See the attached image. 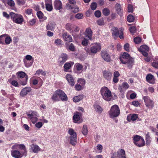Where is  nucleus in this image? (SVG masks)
<instances>
[{
    "label": "nucleus",
    "mask_w": 158,
    "mask_h": 158,
    "mask_svg": "<svg viewBox=\"0 0 158 158\" xmlns=\"http://www.w3.org/2000/svg\"><path fill=\"white\" fill-rule=\"evenodd\" d=\"M119 59L121 63L123 64H127L129 69L132 67L134 63V59L131 58L130 55L126 52H124Z\"/></svg>",
    "instance_id": "obj_1"
},
{
    "label": "nucleus",
    "mask_w": 158,
    "mask_h": 158,
    "mask_svg": "<svg viewBox=\"0 0 158 158\" xmlns=\"http://www.w3.org/2000/svg\"><path fill=\"white\" fill-rule=\"evenodd\" d=\"M103 98L105 100L109 101L112 98L111 93L110 90L106 87H102L100 90Z\"/></svg>",
    "instance_id": "obj_2"
},
{
    "label": "nucleus",
    "mask_w": 158,
    "mask_h": 158,
    "mask_svg": "<svg viewBox=\"0 0 158 158\" xmlns=\"http://www.w3.org/2000/svg\"><path fill=\"white\" fill-rule=\"evenodd\" d=\"M10 15L13 21L16 23L21 24L24 21L23 16L20 14L11 12Z\"/></svg>",
    "instance_id": "obj_3"
},
{
    "label": "nucleus",
    "mask_w": 158,
    "mask_h": 158,
    "mask_svg": "<svg viewBox=\"0 0 158 158\" xmlns=\"http://www.w3.org/2000/svg\"><path fill=\"white\" fill-rule=\"evenodd\" d=\"M109 113L110 116L111 118L118 116L120 114V110L118 106L116 105L113 106Z\"/></svg>",
    "instance_id": "obj_4"
},
{
    "label": "nucleus",
    "mask_w": 158,
    "mask_h": 158,
    "mask_svg": "<svg viewBox=\"0 0 158 158\" xmlns=\"http://www.w3.org/2000/svg\"><path fill=\"white\" fill-rule=\"evenodd\" d=\"M134 143L139 147H143L145 145V142L141 136L136 135L133 137Z\"/></svg>",
    "instance_id": "obj_5"
},
{
    "label": "nucleus",
    "mask_w": 158,
    "mask_h": 158,
    "mask_svg": "<svg viewBox=\"0 0 158 158\" xmlns=\"http://www.w3.org/2000/svg\"><path fill=\"white\" fill-rule=\"evenodd\" d=\"M68 133L70 135V143L73 145H75L77 143V134L73 129L70 128L68 131Z\"/></svg>",
    "instance_id": "obj_6"
},
{
    "label": "nucleus",
    "mask_w": 158,
    "mask_h": 158,
    "mask_svg": "<svg viewBox=\"0 0 158 158\" xmlns=\"http://www.w3.org/2000/svg\"><path fill=\"white\" fill-rule=\"evenodd\" d=\"M101 49V46L99 43H95L90 48L91 55L96 54Z\"/></svg>",
    "instance_id": "obj_7"
},
{
    "label": "nucleus",
    "mask_w": 158,
    "mask_h": 158,
    "mask_svg": "<svg viewBox=\"0 0 158 158\" xmlns=\"http://www.w3.org/2000/svg\"><path fill=\"white\" fill-rule=\"evenodd\" d=\"M68 56L66 53H62L59 56L58 63L60 65H62L68 60Z\"/></svg>",
    "instance_id": "obj_8"
},
{
    "label": "nucleus",
    "mask_w": 158,
    "mask_h": 158,
    "mask_svg": "<svg viewBox=\"0 0 158 158\" xmlns=\"http://www.w3.org/2000/svg\"><path fill=\"white\" fill-rule=\"evenodd\" d=\"M143 99L146 106L149 108H152L154 106L153 101L148 96H144Z\"/></svg>",
    "instance_id": "obj_9"
},
{
    "label": "nucleus",
    "mask_w": 158,
    "mask_h": 158,
    "mask_svg": "<svg viewBox=\"0 0 158 158\" xmlns=\"http://www.w3.org/2000/svg\"><path fill=\"white\" fill-rule=\"evenodd\" d=\"M27 115L30 118L33 123H35L37 120V113L35 112H33L31 114H27Z\"/></svg>",
    "instance_id": "obj_10"
},
{
    "label": "nucleus",
    "mask_w": 158,
    "mask_h": 158,
    "mask_svg": "<svg viewBox=\"0 0 158 158\" xmlns=\"http://www.w3.org/2000/svg\"><path fill=\"white\" fill-rule=\"evenodd\" d=\"M101 55L102 58L105 61L107 62H109L110 61V56L107 51H102L101 52Z\"/></svg>",
    "instance_id": "obj_11"
},
{
    "label": "nucleus",
    "mask_w": 158,
    "mask_h": 158,
    "mask_svg": "<svg viewBox=\"0 0 158 158\" xmlns=\"http://www.w3.org/2000/svg\"><path fill=\"white\" fill-rule=\"evenodd\" d=\"M81 114V113L78 112H76L74 114L73 117V121L74 123H79L82 122V120L80 118Z\"/></svg>",
    "instance_id": "obj_12"
},
{
    "label": "nucleus",
    "mask_w": 158,
    "mask_h": 158,
    "mask_svg": "<svg viewBox=\"0 0 158 158\" xmlns=\"http://www.w3.org/2000/svg\"><path fill=\"white\" fill-rule=\"evenodd\" d=\"M31 90V89L30 87H26L22 90L20 93V95L21 97H24L30 92Z\"/></svg>",
    "instance_id": "obj_13"
},
{
    "label": "nucleus",
    "mask_w": 158,
    "mask_h": 158,
    "mask_svg": "<svg viewBox=\"0 0 158 158\" xmlns=\"http://www.w3.org/2000/svg\"><path fill=\"white\" fill-rule=\"evenodd\" d=\"M65 77L69 85L71 86H73L75 84V82L72 76L70 74H67Z\"/></svg>",
    "instance_id": "obj_14"
},
{
    "label": "nucleus",
    "mask_w": 158,
    "mask_h": 158,
    "mask_svg": "<svg viewBox=\"0 0 158 158\" xmlns=\"http://www.w3.org/2000/svg\"><path fill=\"white\" fill-rule=\"evenodd\" d=\"M147 81L149 83L154 84L155 83V79L154 76L151 74H148L146 77Z\"/></svg>",
    "instance_id": "obj_15"
},
{
    "label": "nucleus",
    "mask_w": 158,
    "mask_h": 158,
    "mask_svg": "<svg viewBox=\"0 0 158 158\" xmlns=\"http://www.w3.org/2000/svg\"><path fill=\"white\" fill-rule=\"evenodd\" d=\"M103 77L105 79L110 80L112 77V73L109 71L107 70L103 71L102 72Z\"/></svg>",
    "instance_id": "obj_16"
},
{
    "label": "nucleus",
    "mask_w": 158,
    "mask_h": 158,
    "mask_svg": "<svg viewBox=\"0 0 158 158\" xmlns=\"http://www.w3.org/2000/svg\"><path fill=\"white\" fill-rule=\"evenodd\" d=\"M85 32L86 37H87L90 40H92L93 32L91 28L90 27L87 28Z\"/></svg>",
    "instance_id": "obj_17"
},
{
    "label": "nucleus",
    "mask_w": 158,
    "mask_h": 158,
    "mask_svg": "<svg viewBox=\"0 0 158 158\" xmlns=\"http://www.w3.org/2000/svg\"><path fill=\"white\" fill-rule=\"evenodd\" d=\"M59 96L62 101H66L68 99L67 95L65 93L61 90H58Z\"/></svg>",
    "instance_id": "obj_18"
},
{
    "label": "nucleus",
    "mask_w": 158,
    "mask_h": 158,
    "mask_svg": "<svg viewBox=\"0 0 158 158\" xmlns=\"http://www.w3.org/2000/svg\"><path fill=\"white\" fill-rule=\"evenodd\" d=\"M63 39L65 41L71 42L73 40L71 36L67 32H64L62 34Z\"/></svg>",
    "instance_id": "obj_19"
},
{
    "label": "nucleus",
    "mask_w": 158,
    "mask_h": 158,
    "mask_svg": "<svg viewBox=\"0 0 158 158\" xmlns=\"http://www.w3.org/2000/svg\"><path fill=\"white\" fill-rule=\"evenodd\" d=\"M17 74L18 75V77L21 78H23L25 76H26L25 78H26V80L24 81V82H22L21 84L22 85H25L26 84L27 81V76L26 75V74L25 73L22 72V71H20L19 72L17 73Z\"/></svg>",
    "instance_id": "obj_20"
},
{
    "label": "nucleus",
    "mask_w": 158,
    "mask_h": 158,
    "mask_svg": "<svg viewBox=\"0 0 158 158\" xmlns=\"http://www.w3.org/2000/svg\"><path fill=\"white\" fill-rule=\"evenodd\" d=\"M73 64L74 63L71 61L65 63L63 66L64 71L65 72H68V70L71 68V66L73 65Z\"/></svg>",
    "instance_id": "obj_21"
},
{
    "label": "nucleus",
    "mask_w": 158,
    "mask_h": 158,
    "mask_svg": "<svg viewBox=\"0 0 158 158\" xmlns=\"http://www.w3.org/2000/svg\"><path fill=\"white\" fill-rule=\"evenodd\" d=\"M118 158H126L125 151L123 149H119L117 152Z\"/></svg>",
    "instance_id": "obj_22"
},
{
    "label": "nucleus",
    "mask_w": 158,
    "mask_h": 158,
    "mask_svg": "<svg viewBox=\"0 0 158 158\" xmlns=\"http://www.w3.org/2000/svg\"><path fill=\"white\" fill-rule=\"evenodd\" d=\"M54 8L57 10H60L62 8V3L59 0H56L54 2Z\"/></svg>",
    "instance_id": "obj_23"
},
{
    "label": "nucleus",
    "mask_w": 158,
    "mask_h": 158,
    "mask_svg": "<svg viewBox=\"0 0 158 158\" xmlns=\"http://www.w3.org/2000/svg\"><path fill=\"white\" fill-rule=\"evenodd\" d=\"M75 25L70 23H67L65 26L66 29L69 31L70 33L73 32V28H74Z\"/></svg>",
    "instance_id": "obj_24"
},
{
    "label": "nucleus",
    "mask_w": 158,
    "mask_h": 158,
    "mask_svg": "<svg viewBox=\"0 0 158 158\" xmlns=\"http://www.w3.org/2000/svg\"><path fill=\"white\" fill-rule=\"evenodd\" d=\"M11 155L13 157L16 158H21L22 156L20 152L17 150L12 151Z\"/></svg>",
    "instance_id": "obj_25"
},
{
    "label": "nucleus",
    "mask_w": 158,
    "mask_h": 158,
    "mask_svg": "<svg viewBox=\"0 0 158 158\" xmlns=\"http://www.w3.org/2000/svg\"><path fill=\"white\" fill-rule=\"evenodd\" d=\"M112 35L114 39L118 37L119 31L116 27H113L112 29Z\"/></svg>",
    "instance_id": "obj_26"
},
{
    "label": "nucleus",
    "mask_w": 158,
    "mask_h": 158,
    "mask_svg": "<svg viewBox=\"0 0 158 158\" xmlns=\"http://www.w3.org/2000/svg\"><path fill=\"white\" fill-rule=\"evenodd\" d=\"M56 24L54 22H51L48 23L46 26L48 30L53 31L55 27Z\"/></svg>",
    "instance_id": "obj_27"
},
{
    "label": "nucleus",
    "mask_w": 158,
    "mask_h": 158,
    "mask_svg": "<svg viewBox=\"0 0 158 158\" xmlns=\"http://www.w3.org/2000/svg\"><path fill=\"white\" fill-rule=\"evenodd\" d=\"M94 106L95 110L98 113L100 114L102 112L103 109L100 106L97 104H95Z\"/></svg>",
    "instance_id": "obj_28"
},
{
    "label": "nucleus",
    "mask_w": 158,
    "mask_h": 158,
    "mask_svg": "<svg viewBox=\"0 0 158 158\" xmlns=\"http://www.w3.org/2000/svg\"><path fill=\"white\" fill-rule=\"evenodd\" d=\"M58 90H56L55 92L53 94V96L52 97V100L54 102H56L59 101V93H58Z\"/></svg>",
    "instance_id": "obj_29"
},
{
    "label": "nucleus",
    "mask_w": 158,
    "mask_h": 158,
    "mask_svg": "<svg viewBox=\"0 0 158 158\" xmlns=\"http://www.w3.org/2000/svg\"><path fill=\"white\" fill-rule=\"evenodd\" d=\"M84 97L83 95H80L77 96H75L73 99V102H78L82 100Z\"/></svg>",
    "instance_id": "obj_30"
},
{
    "label": "nucleus",
    "mask_w": 158,
    "mask_h": 158,
    "mask_svg": "<svg viewBox=\"0 0 158 158\" xmlns=\"http://www.w3.org/2000/svg\"><path fill=\"white\" fill-rule=\"evenodd\" d=\"M115 8L118 14L120 15H121L122 14L120 5L118 3L116 4Z\"/></svg>",
    "instance_id": "obj_31"
},
{
    "label": "nucleus",
    "mask_w": 158,
    "mask_h": 158,
    "mask_svg": "<svg viewBox=\"0 0 158 158\" xmlns=\"http://www.w3.org/2000/svg\"><path fill=\"white\" fill-rule=\"evenodd\" d=\"M31 149L33 152L34 153H37L40 150V148L37 145L34 144H32L31 147Z\"/></svg>",
    "instance_id": "obj_32"
},
{
    "label": "nucleus",
    "mask_w": 158,
    "mask_h": 158,
    "mask_svg": "<svg viewBox=\"0 0 158 158\" xmlns=\"http://www.w3.org/2000/svg\"><path fill=\"white\" fill-rule=\"evenodd\" d=\"M146 139L147 144L148 145H149L151 142V138L149 132H148L146 135Z\"/></svg>",
    "instance_id": "obj_33"
},
{
    "label": "nucleus",
    "mask_w": 158,
    "mask_h": 158,
    "mask_svg": "<svg viewBox=\"0 0 158 158\" xmlns=\"http://www.w3.org/2000/svg\"><path fill=\"white\" fill-rule=\"evenodd\" d=\"M82 133L84 135H86L87 134L88 129L86 125H83Z\"/></svg>",
    "instance_id": "obj_34"
},
{
    "label": "nucleus",
    "mask_w": 158,
    "mask_h": 158,
    "mask_svg": "<svg viewBox=\"0 0 158 158\" xmlns=\"http://www.w3.org/2000/svg\"><path fill=\"white\" fill-rule=\"evenodd\" d=\"M76 69L77 71H80L82 70L83 68V66L79 63H77L75 64Z\"/></svg>",
    "instance_id": "obj_35"
},
{
    "label": "nucleus",
    "mask_w": 158,
    "mask_h": 158,
    "mask_svg": "<svg viewBox=\"0 0 158 158\" xmlns=\"http://www.w3.org/2000/svg\"><path fill=\"white\" fill-rule=\"evenodd\" d=\"M102 13L104 15L108 16L110 14V11L108 8H105L102 10Z\"/></svg>",
    "instance_id": "obj_36"
},
{
    "label": "nucleus",
    "mask_w": 158,
    "mask_h": 158,
    "mask_svg": "<svg viewBox=\"0 0 158 158\" xmlns=\"http://www.w3.org/2000/svg\"><path fill=\"white\" fill-rule=\"evenodd\" d=\"M119 33H118V35L121 39H123L124 38L123 37V29L121 28L120 29Z\"/></svg>",
    "instance_id": "obj_37"
},
{
    "label": "nucleus",
    "mask_w": 158,
    "mask_h": 158,
    "mask_svg": "<svg viewBox=\"0 0 158 158\" xmlns=\"http://www.w3.org/2000/svg\"><path fill=\"white\" fill-rule=\"evenodd\" d=\"M127 20L129 22H132L134 20V18L131 15H129L127 17Z\"/></svg>",
    "instance_id": "obj_38"
},
{
    "label": "nucleus",
    "mask_w": 158,
    "mask_h": 158,
    "mask_svg": "<svg viewBox=\"0 0 158 158\" xmlns=\"http://www.w3.org/2000/svg\"><path fill=\"white\" fill-rule=\"evenodd\" d=\"M46 8L47 10L48 11H51L52 10V4H45Z\"/></svg>",
    "instance_id": "obj_39"
},
{
    "label": "nucleus",
    "mask_w": 158,
    "mask_h": 158,
    "mask_svg": "<svg viewBox=\"0 0 158 158\" xmlns=\"http://www.w3.org/2000/svg\"><path fill=\"white\" fill-rule=\"evenodd\" d=\"M139 50H145L148 51L149 50L148 47L146 45H143L140 46V48L138 49Z\"/></svg>",
    "instance_id": "obj_40"
},
{
    "label": "nucleus",
    "mask_w": 158,
    "mask_h": 158,
    "mask_svg": "<svg viewBox=\"0 0 158 158\" xmlns=\"http://www.w3.org/2000/svg\"><path fill=\"white\" fill-rule=\"evenodd\" d=\"M134 41L135 43L138 44L141 42V39L140 37H137L134 38Z\"/></svg>",
    "instance_id": "obj_41"
},
{
    "label": "nucleus",
    "mask_w": 158,
    "mask_h": 158,
    "mask_svg": "<svg viewBox=\"0 0 158 158\" xmlns=\"http://www.w3.org/2000/svg\"><path fill=\"white\" fill-rule=\"evenodd\" d=\"M40 74L42 75H46V73L42 70H38L36 71L35 74L36 75H38Z\"/></svg>",
    "instance_id": "obj_42"
},
{
    "label": "nucleus",
    "mask_w": 158,
    "mask_h": 158,
    "mask_svg": "<svg viewBox=\"0 0 158 158\" xmlns=\"http://www.w3.org/2000/svg\"><path fill=\"white\" fill-rule=\"evenodd\" d=\"M77 81L79 83L81 84L82 85H84L85 83V80L82 78L78 79Z\"/></svg>",
    "instance_id": "obj_43"
},
{
    "label": "nucleus",
    "mask_w": 158,
    "mask_h": 158,
    "mask_svg": "<svg viewBox=\"0 0 158 158\" xmlns=\"http://www.w3.org/2000/svg\"><path fill=\"white\" fill-rule=\"evenodd\" d=\"M83 15L81 13H78L75 16V17L78 19H81L83 18Z\"/></svg>",
    "instance_id": "obj_44"
},
{
    "label": "nucleus",
    "mask_w": 158,
    "mask_h": 158,
    "mask_svg": "<svg viewBox=\"0 0 158 158\" xmlns=\"http://www.w3.org/2000/svg\"><path fill=\"white\" fill-rule=\"evenodd\" d=\"M11 40V39L10 37H6L5 40L6 43L7 44H9Z\"/></svg>",
    "instance_id": "obj_45"
},
{
    "label": "nucleus",
    "mask_w": 158,
    "mask_h": 158,
    "mask_svg": "<svg viewBox=\"0 0 158 158\" xmlns=\"http://www.w3.org/2000/svg\"><path fill=\"white\" fill-rule=\"evenodd\" d=\"M138 115L136 114H134L131 115V120L135 121L137 118Z\"/></svg>",
    "instance_id": "obj_46"
},
{
    "label": "nucleus",
    "mask_w": 158,
    "mask_h": 158,
    "mask_svg": "<svg viewBox=\"0 0 158 158\" xmlns=\"http://www.w3.org/2000/svg\"><path fill=\"white\" fill-rule=\"evenodd\" d=\"M136 28L135 26L130 27L129 28V30L130 32L133 33L135 32L136 31Z\"/></svg>",
    "instance_id": "obj_47"
},
{
    "label": "nucleus",
    "mask_w": 158,
    "mask_h": 158,
    "mask_svg": "<svg viewBox=\"0 0 158 158\" xmlns=\"http://www.w3.org/2000/svg\"><path fill=\"white\" fill-rule=\"evenodd\" d=\"M91 8L92 10H95L97 7V5L96 3L93 2L91 4Z\"/></svg>",
    "instance_id": "obj_48"
},
{
    "label": "nucleus",
    "mask_w": 158,
    "mask_h": 158,
    "mask_svg": "<svg viewBox=\"0 0 158 158\" xmlns=\"http://www.w3.org/2000/svg\"><path fill=\"white\" fill-rule=\"evenodd\" d=\"M55 43L57 45H60L61 44V40L59 39H56L55 40Z\"/></svg>",
    "instance_id": "obj_49"
},
{
    "label": "nucleus",
    "mask_w": 158,
    "mask_h": 158,
    "mask_svg": "<svg viewBox=\"0 0 158 158\" xmlns=\"http://www.w3.org/2000/svg\"><path fill=\"white\" fill-rule=\"evenodd\" d=\"M88 42V40L87 39L84 38L82 42V44L83 45L86 46L87 45Z\"/></svg>",
    "instance_id": "obj_50"
},
{
    "label": "nucleus",
    "mask_w": 158,
    "mask_h": 158,
    "mask_svg": "<svg viewBox=\"0 0 158 158\" xmlns=\"http://www.w3.org/2000/svg\"><path fill=\"white\" fill-rule=\"evenodd\" d=\"M37 15L39 19H42L43 16V13L41 11H38L37 13Z\"/></svg>",
    "instance_id": "obj_51"
},
{
    "label": "nucleus",
    "mask_w": 158,
    "mask_h": 158,
    "mask_svg": "<svg viewBox=\"0 0 158 158\" xmlns=\"http://www.w3.org/2000/svg\"><path fill=\"white\" fill-rule=\"evenodd\" d=\"M98 24L100 26L103 25L104 24V20L102 19H100L97 21Z\"/></svg>",
    "instance_id": "obj_52"
},
{
    "label": "nucleus",
    "mask_w": 158,
    "mask_h": 158,
    "mask_svg": "<svg viewBox=\"0 0 158 158\" xmlns=\"http://www.w3.org/2000/svg\"><path fill=\"white\" fill-rule=\"evenodd\" d=\"M69 49L72 51H74L75 50V47L73 44H70L69 47Z\"/></svg>",
    "instance_id": "obj_53"
},
{
    "label": "nucleus",
    "mask_w": 158,
    "mask_h": 158,
    "mask_svg": "<svg viewBox=\"0 0 158 158\" xmlns=\"http://www.w3.org/2000/svg\"><path fill=\"white\" fill-rule=\"evenodd\" d=\"M139 52H141L142 54L143 55V56H147L148 55V53H147V52L148 51H146L145 50H139Z\"/></svg>",
    "instance_id": "obj_54"
},
{
    "label": "nucleus",
    "mask_w": 158,
    "mask_h": 158,
    "mask_svg": "<svg viewBox=\"0 0 158 158\" xmlns=\"http://www.w3.org/2000/svg\"><path fill=\"white\" fill-rule=\"evenodd\" d=\"M128 11L129 12H131L133 11V6L131 4H129L128 5Z\"/></svg>",
    "instance_id": "obj_55"
},
{
    "label": "nucleus",
    "mask_w": 158,
    "mask_h": 158,
    "mask_svg": "<svg viewBox=\"0 0 158 158\" xmlns=\"http://www.w3.org/2000/svg\"><path fill=\"white\" fill-rule=\"evenodd\" d=\"M8 4L11 6H14L15 4L14 2L12 0H9L8 2Z\"/></svg>",
    "instance_id": "obj_56"
},
{
    "label": "nucleus",
    "mask_w": 158,
    "mask_h": 158,
    "mask_svg": "<svg viewBox=\"0 0 158 158\" xmlns=\"http://www.w3.org/2000/svg\"><path fill=\"white\" fill-rule=\"evenodd\" d=\"M95 16L97 17H99L101 15V13L99 10L96 11L94 13Z\"/></svg>",
    "instance_id": "obj_57"
},
{
    "label": "nucleus",
    "mask_w": 158,
    "mask_h": 158,
    "mask_svg": "<svg viewBox=\"0 0 158 158\" xmlns=\"http://www.w3.org/2000/svg\"><path fill=\"white\" fill-rule=\"evenodd\" d=\"M129 45L127 43L125 44L124 46V49L127 51H129Z\"/></svg>",
    "instance_id": "obj_58"
},
{
    "label": "nucleus",
    "mask_w": 158,
    "mask_h": 158,
    "mask_svg": "<svg viewBox=\"0 0 158 158\" xmlns=\"http://www.w3.org/2000/svg\"><path fill=\"white\" fill-rule=\"evenodd\" d=\"M75 89L77 91H79L81 89V86L79 84H76L75 86Z\"/></svg>",
    "instance_id": "obj_59"
},
{
    "label": "nucleus",
    "mask_w": 158,
    "mask_h": 158,
    "mask_svg": "<svg viewBox=\"0 0 158 158\" xmlns=\"http://www.w3.org/2000/svg\"><path fill=\"white\" fill-rule=\"evenodd\" d=\"M17 1L19 5H23L25 2V0H17Z\"/></svg>",
    "instance_id": "obj_60"
},
{
    "label": "nucleus",
    "mask_w": 158,
    "mask_h": 158,
    "mask_svg": "<svg viewBox=\"0 0 158 158\" xmlns=\"http://www.w3.org/2000/svg\"><path fill=\"white\" fill-rule=\"evenodd\" d=\"M122 86L123 87V88H124L125 89H127L129 87V85L126 82H123V83Z\"/></svg>",
    "instance_id": "obj_61"
},
{
    "label": "nucleus",
    "mask_w": 158,
    "mask_h": 158,
    "mask_svg": "<svg viewBox=\"0 0 158 158\" xmlns=\"http://www.w3.org/2000/svg\"><path fill=\"white\" fill-rule=\"evenodd\" d=\"M26 59L28 60H33L34 59L30 55H27L25 56Z\"/></svg>",
    "instance_id": "obj_62"
},
{
    "label": "nucleus",
    "mask_w": 158,
    "mask_h": 158,
    "mask_svg": "<svg viewBox=\"0 0 158 158\" xmlns=\"http://www.w3.org/2000/svg\"><path fill=\"white\" fill-rule=\"evenodd\" d=\"M42 125V123L41 122H38L35 124V127L38 128H41Z\"/></svg>",
    "instance_id": "obj_63"
},
{
    "label": "nucleus",
    "mask_w": 158,
    "mask_h": 158,
    "mask_svg": "<svg viewBox=\"0 0 158 158\" xmlns=\"http://www.w3.org/2000/svg\"><path fill=\"white\" fill-rule=\"evenodd\" d=\"M152 66L156 69H158V62H154L152 63Z\"/></svg>",
    "instance_id": "obj_64"
}]
</instances>
